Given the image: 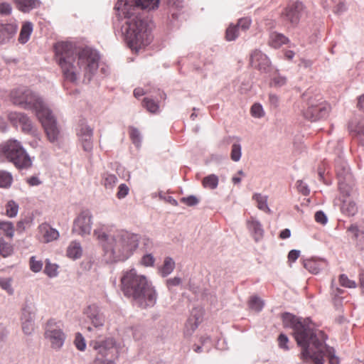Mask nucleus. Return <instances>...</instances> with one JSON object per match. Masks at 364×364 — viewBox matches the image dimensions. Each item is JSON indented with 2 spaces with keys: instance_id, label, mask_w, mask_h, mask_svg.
Instances as JSON below:
<instances>
[{
  "instance_id": "nucleus-1",
  "label": "nucleus",
  "mask_w": 364,
  "mask_h": 364,
  "mask_svg": "<svg viewBox=\"0 0 364 364\" xmlns=\"http://www.w3.org/2000/svg\"><path fill=\"white\" fill-rule=\"evenodd\" d=\"M159 0H118L113 26L120 32L128 46L135 50L149 46L152 40L153 21L146 15L158 9Z\"/></svg>"
},
{
  "instance_id": "nucleus-2",
  "label": "nucleus",
  "mask_w": 364,
  "mask_h": 364,
  "mask_svg": "<svg viewBox=\"0 0 364 364\" xmlns=\"http://www.w3.org/2000/svg\"><path fill=\"white\" fill-rule=\"evenodd\" d=\"M284 327L293 330L294 337L301 348V359L308 363L324 364L326 358L328 364H339L340 360L333 347L326 344L327 336L315 328L309 318L298 317L291 313L282 314Z\"/></svg>"
},
{
  "instance_id": "nucleus-3",
  "label": "nucleus",
  "mask_w": 364,
  "mask_h": 364,
  "mask_svg": "<svg viewBox=\"0 0 364 364\" xmlns=\"http://www.w3.org/2000/svg\"><path fill=\"white\" fill-rule=\"evenodd\" d=\"M54 50L56 60L60 65L65 79L75 82L80 75L89 82L99 67V52L87 46H75L70 42H58Z\"/></svg>"
},
{
  "instance_id": "nucleus-4",
  "label": "nucleus",
  "mask_w": 364,
  "mask_h": 364,
  "mask_svg": "<svg viewBox=\"0 0 364 364\" xmlns=\"http://www.w3.org/2000/svg\"><path fill=\"white\" fill-rule=\"evenodd\" d=\"M94 235L102 247L103 259L107 264L128 259L138 248L140 240L139 235L124 230L110 235L105 227L95 229Z\"/></svg>"
},
{
  "instance_id": "nucleus-5",
  "label": "nucleus",
  "mask_w": 364,
  "mask_h": 364,
  "mask_svg": "<svg viewBox=\"0 0 364 364\" xmlns=\"http://www.w3.org/2000/svg\"><path fill=\"white\" fill-rule=\"evenodd\" d=\"M121 286L124 295L132 299L141 308L146 309L156 304V289L151 282L145 276L138 274L135 269L124 272Z\"/></svg>"
},
{
  "instance_id": "nucleus-6",
  "label": "nucleus",
  "mask_w": 364,
  "mask_h": 364,
  "mask_svg": "<svg viewBox=\"0 0 364 364\" xmlns=\"http://www.w3.org/2000/svg\"><path fill=\"white\" fill-rule=\"evenodd\" d=\"M11 102L16 106L35 112H38L47 107L42 97L26 86L14 88L9 94Z\"/></svg>"
},
{
  "instance_id": "nucleus-7",
  "label": "nucleus",
  "mask_w": 364,
  "mask_h": 364,
  "mask_svg": "<svg viewBox=\"0 0 364 364\" xmlns=\"http://www.w3.org/2000/svg\"><path fill=\"white\" fill-rule=\"evenodd\" d=\"M89 346L97 353L94 364H114L119 357V349L113 338L98 336L90 341Z\"/></svg>"
},
{
  "instance_id": "nucleus-8",
  "label": "nucleus",
  "mask_w": 364,
  "mask_h": 364,
  "mask_svg": "<svg viewBox=\"0 0 364 364\" xmlns=\"http://www.w3.org/2000/svg\"><path fill=\"white\" fill-rule=\"evenodd\" d=\"M335 171L341 194L346 197L357 194L353 175L343 153H340L335 159Z\"/></svg>"
},
{
  "instance_id": "nucleus-9",
  "label": "nucleus",
  "mask_w": 364,
  "mask_h": 364,
  "mask_svg": "<svg viewBox=\"0 0 364 364\" xmlns=\"http://www.w3.org/2000/svg\"><path fill=\"white\" fill-rule=\"evenodd\" d=\"M302 98L306 102L303 110L305 119L311 122H317L328 117L330 106L323 100L321 95H313L310 90H307L302 95Z\"/></svg>"
},
{
  "instance_id": "nucleus-10",
  "label": "nucleus",
  "mask_w": 364,
  "mask_h": 364,
  "mask_svg": "<svg viewBox=\"0 0 364 364\" xmlns=\"http://www.w3.org/2000/svg\"><path fill=\"white\" fill-rule=\"evenodd\" d=\"M0 154L4 156L19 169H27L32 166L31 157L21 142L17 140H9L5 144H0Z\"/></svg>"
},
{
  "instance_id": "nucleus-11",
  "label": "nucleus",
  "mask_w": 364,
  "mask_h": 364,
  "mask_svg": "<svg viewBox=\"0 0 364 364\" xmlns=\"http://www.w3.org/2000/svg\"><path fill=\"white\" fill-rule=\"evenodd\" d=\"M36 117L41 122L49 141L53 144L58 143L60 131L52 111L47 107L41 112H38Z\"/></svg>"
},
{
  "instance_id": "nucleus-12",
  "label": "nucleus",
  "mask_w": 364,
  "mask_h": 364,
  "mask_svg": "<svg viewBox=\"0 0 364 364\" xmlns=\"http://www.w3.org/2000/svg\"><path fill=\"white\" fill-rule=\"evenodd\" d=\"M44 336L50 341L51 348L55 350L61 349L66 339L61 326L52 318L46 323Z\"/></svg>"
},
{
  "instance_id": "nucleus-13",
  "label": "nucleus",
  "mask_w": 364,
  "mask_h": 364,
  "mask_svg": "<svg viewBox=\"0 0 364 364\" xmlns=\"http://www.w3.org/2000/svg\"><path fill=\"white\" fill-rule=\"evenodd\" d=\"M93 129L87 124L85 119L79 120L76 134L82 149L89 154H92L93 150Z\"/></svg>"
},
{
  "instance_id": "nucleus-14",
  "label": "nucleus",
  "mask_w": 364,
  "mask_h": 364,
  "mask_svg": "<svg viewBox=\"0 0 364 364\" xmlns=\"http://www.w3.org/2000/svg\"><path fill=\"white\" fill-rule=\"evenodd\" d=\"M36 314L35 304L26 299L21 308L20 317L22 331L26 335H31L34 331Z\"/></svg>"
},
{
  "instance_id": "nucleus-15",
  "label": "nucleus",
  "mask_w": 364,
  "mask_h": 364,
  "mask_svg": "<svg viewBox=\"0 0 364 364\" xmlns=\"http://www.w3.org/2000/svg\"><path fill=\"white\" fill-rule=\"evenodd\" d=\"M84 314L86 316V322L92 325V326L86 327L88 332L92 333L95 331H99L104 326L105 316L96 304L89 305L84 310Z\"/></svg>"
},
{
  "instance_id": "nucleus-16",
  "label": "nucleus",
  "mask_w": 364,
  "mask_h": 364,
  "mask_svg": "<svg viewBox=\"0 0 364 364\" xmlns=\"http://www.w3.org/2000/svg\"><path fill=\"white\" fill-rule=\"evenodd\" d=\"M92 214L88 209L82 210L73 221L72 232L80 236L88 235L91 232Z\"/></svg>"
},
{
  "instance_id": "nucleus-17",
  "label": "nucleus",
  "mask_w": 364,
  "mask_h": 364,
  "mask_svg": "<svg viewBox=\"0 0 364 364\" xmlns=\"http://www.w3.org/2000/svg\"><path fill=\"white\" fill-rule=\"evenodd\" d=\"M11 124L16 127L20 126L22 132L34 135L36 129L31 119L24 112H11L8 114Z\"/></svg>"
},
{
  "instance_id": "nucleus-18",
  "label": "nucleus",
  "mask_w": 364,
  "mask_h": 364,
  "mask_svg": "<svg viewBox=\"0 0 364 364\" xmlns=\"http://www.w3.org/2000/svg\"><path fill=\"white\" fill-rule=\"evenodd\" d=\"M304 5L301 1H296L289 4L282 11V16L285 21H289L293 26H296L301 16Z\"/></svg>"
},
{
  "instance_id": "nucleus-19",
  "label": "nucleus",
  "mask_w": 364,
  "mask_h": 364,
  "mask_svg": "<svg viewBox=\"0 0 364 364\" xmlns=\"http://www.w3.org/2000/svg\"><path fill=\"white\" fill-rule=\"evenodd\" d=\"M250 65L262 73H268L270 70L271 62L269 58L260 50H254L250 59Z\"/></svg>"
},
{
  "instance_id": "nucleus-20",
  "label": "nucleus",
  "mask_w": 364,
  "mask_h": 364,
  "mask_svg": "<svg viewBox=\"0 0 364 364\" xmlns=\"http://www.w3.org/2000/svg\"><path fill=\"white\" fill-rule=\"evenodd\" d=\"M348 129L350 134L358 139L361 146H364V118L355 116L349 121Z\"/></svg>"
},
{
  "instance_id": "nucleus-21",
  "label": "nucleus",
  "mask_w": 364,
  "mask_h": 364,
  "mask_svg": "<svg viewBox=\"0 0 364 364\" xmlns=\"http://www.w3.org/2000/svg\"><path fill=\"white\" fill-rule=\"evenodd\" d=\"M304 267L310 273L317 274L328 266V262L322 258L311 257L303 260Z\"/></svg>"
},
{
  "instance_id": "nucleus-22",
  "label": "nucleus",
  "mask_w": 364,
  "mask_h": 364,
  "mask_svg": "<svg viewBox=\"0 0 364 364\" xmlns=\"http://www.w3.org/2000/svg\"><path fill=\"white\" fill-rule=\"evenodd\" d=\"M18 30L16 23H0V45H4L14 37Z\"/></svg>"
},
{
  "instance_id": "nucleus-23",
  "label": "nucleus",
  "mask_w": 364,
  "mask_h": 364,
  "mask_svg": "<svg viewBox=\"0 0 364 364\" xmlns=\"http://www.w3.org/2000/svg\"><path fill=\"white\" fill-rule=\"evenodd\" d=\"M247 228L256 242L262 239L264 232L263 226L255 218L250 217L247 221Z\"/></svg>"
},
{
  "instance_id": "nucleus-24",
  "label": "nucleus",
  "mask_w": 364,
  "mask_h": 364,
  "mask_svg": "<svg viewBox=\"0 0 364 364\" xmlns=\"http://www.w3.org/2000/svg\"><path fill=\"white\" fill-rule=\"evenodd\" d=\"M347 232L350 234V238L355 243L356 247L359 250H364V231L356 224H352L347 228Z\"/></svg>"
},
{
  "instance_id": "nucleus-25",
  "label": "nucleus",
  "mask_w": 364,
  "mask_h": 364,
  "mask_svg": "<svg viewBox=\"0 0 364 364\" xmlns=\"http://www.w3.org/2000/svg\"><path fill=\"white\" fill-rule=\"evenodd\" d=\"M16 7L23 13H29L41 5L40 0H14Z\"/></svg>"
},
{
  "instance_id": "nucleus-26",
  "label": "nucleus",
  "mask_w": 364,
  "mask_h": 364,
  "mask_svg": "<svg viewBox=\"0 0 364 364\" xmlns=\"http://www.w3.org/2000/svg\"><path fill=\"white\" fill-rule=\"evenodd\" d=\"M33 26L31 21H26L23 23L19 36L18 42L21 44L26 43L33 32Z\"/></svg>"
},
{
  "instance_id": "nucleus-27",
  "label": "nucleus",
  "mask_w": 364,
  "mask_h": 364,
  "mask_svg": "<svg viewBox=\"0 0 364 364\" xmlns=\"http://www.w3.org/2000/svg\"><path fill=\"white\" fill-rule=\"evenodd\" d=\"M288 42L289 38L282 33L273 32L269 36V45L274 48H278Z\"/></svg>"
},
{
  "instance_id": "nucleus-28",
  "label": "nucleus",
  "mask_w": 364,
  "mask_h": 364,
  "mask_svg": "<svg viewBox=\"0 0 364 364\" xmlns=\"http://www.w3.org/2000/svg\"><path fill=\"white\" fill-rule=\"evenodd\" d=\"M40 229L44 232L43 237L47 242H52L59 237V232L56 229L51 228L47 223L40 225Z\"/></svg>"
},
{
  "instance_id": "nucleus-29",
  "label": "nucleus",
  "mask_w": 364,
  "mask_h": 364,
  "mask_svg": "<svg viewBox=\"0 0 364 364\" xmlns=\"http://www.w3.org/2000/svg\"><path fill=\"white\" fill-rule=\"evenodd\" d=\"M176 263L172 257H166L164 259L163 265L159 268V273L162 277H166L174 270Z\"/></svg>"
},
{
  "instance_id": "nucleus-30",
  "label": "nucleus",
  "mask_w": 364,
  "mask_h": 364,
  "mask_svg": "<svg viewBox=\"0 0 364 364\" xmlns=\"http://www.w3.org/2000/svg\"><path fill=\"white\" fill-rule=\"evenodd\" d=\"M341 210L342 213L348 216H354L358 210L357 204L350 200H344L342 203Z\"/></svg>"
},
{
  "instance_id": "nucleus-31",
  "label": "nucleus",
  "mask_w": 364,
  "mask_h": 364,
  "mask_svg": "<svg viewBox=\"0 0 364 364\" xmlns=\"http://www.w3.org/2000/svg\"><path fill=\"white\" fill-rule=\"evenodd\" d=\"M82 252L80 242H73L67 249V256L69 258L76 259L81 257Z\"/></svg>"
},
{
  "instance_id": "nucleus-32",
  "label": "nucleus",
  "mask_w": 364,
  "mask_h": 364,
  "mask_svg": "<svg viewBox=\"0 0 364 364\" xmlns=\"http://www.w3.org/2000/svg\"><path fill=\"white\" fill-rule=\"evenodd\" d=\"M219 183L218 177L215 174H210L203 178L202 183L204 188L211 190L215 189Z\"/></svg>"
},
{
  "instance_id": "nucleus-33",
  "label": "nucleus",
  "mask_w": 364,
  "mask_h": 364,
  "mask_svg": "<svg viewBox=\"0 0 364 364\" xmlns=\"http://www.w3.org/2000/svg\"><path fill=\"white\" fill-rule=\"evenodd\" d=\"M252 198L256 200L257 203V206L259 210L267 213L270 212V209L267 205V196H262L260 193H255Z\"/></svg>"
},
{
  "instance_id": "nucleus-34",
  "label": "nucleus",
  "mask_w": 364,
  "mask_h": 364,
  "mask_svg": "<svg viewBox=\"0 0 364 364\" xmlns=\"http://www.w3.org/2000/svg\"><path fill=\"white\" fill-rule=\"evenodd\" d=\"M0 230L9 238L14 237L15 230L14 224L10 221L0 220Z\"/></svg>"
},
{
  "instance_id": "nucleus-35",
  "label": "nucleus",
  "mask_w": 364,
  "mask_h": 364,
  "mask_svg": "<svg viewBox=\"0 0 364 364\" xmlns=\"http://www.w3.org/2000/svg\"><path fill=\"white\" fill-rule=\"evenodd\" d=\"M58 265L57 264L51 263L49 259L46 260V265L44 268V273L50 278H53L58 276Z\"/></svg>"
},
{
  "instance_id": "nucleus-36",
  "label": "nucleus",
  "mask_w": 364,
  "mask_h": 364,
  "mask_svg": "<svg viewBox=\"0 0 364 364\" xmlns=\"http://www.w3.org/2000/svg\"><path fill=\"white\" fill-rule=\"evenodd\" d=\"M249 307L255 310V311L259 312L262 310L264 303L263 300L257 296H252L250 297L248 302Z\"/></svg>"
},
{
  "instance_id": "nucleus-37",
  "label": "nucleus",
  "mask_w": 364,
  "mask_h": 364,
  "mask_svg": "<svg viewBox=\"0 0 364 364\" xmlns=\"http://www.w3.org/2000/svg\"><path fill=\"white\" fill-rule=\"evenodd\" d=\"M13 181L12 175L6 171L0 170V188H8Z\"/></svg>"
},
{
  "instance_id": "nucleus-38",
  "label": "nucleus",
  "mask_w": 364,
  "mask_h": 364,
  "mask_svg": "<svg viewBox=\"0 0 364 364\" xmlns=\"http://www.w3.org/2000/svg\"><path fill=\"white\" fill-rule=\"evenodd\" d=\"M6 212L8 217H16L18 212V204L13 200L8 201L6 205Z\"/></svg>"
},
{
  "instance_id": "nucleus-39",
  "label": "nucleus",
  "mask_w": 364,
  "mask_h": 364,
  "mask_svg": "<svg viewBox=\"0 0 364 364\" xmlns=\"http://www.w3.org/2000/svg\"><path fill=\"white\" fill-rule=\"evenodd\" d=\"M13 247L4 239L0 240V255L3 257H7L13 254Z\"/></svg>"
},
{
  "instance_id": "nucleus-40",
  "label": "nucleus",
  "mask_w": 364,
  "mask_h": 364,
  "mask_svg": "<svg viewBox=\"0 0 364 364\" xmlns=\"http://www.w3.org/2000/svg\"><path fill=\"white\" fill-rule=\"evenodd\" d=\"M242 156V147L239 142L233 143L231 148L230 159L233 161H239Z\"/></svg>"
},
{
  "instance_id": "nucleus-41",
  "label": "nucleus",
  "mask_w": 364,
  "mask_h": 364,
  "mask_svg": "<svg viewBox=\"0 0 364 364\" xmlns=\"http://www.w3.org/2000/svg\"><path fill=\"white\" fill-rule=\"evenodd\" d=\"M129 136L132 141V143L136 146L139 147L141 143V136L139 129L136 127H131L129 128Z\"/></svg>"
},
{
  "instance_id": "nucleus-42",
  "label": "nucleus",
  "mask_w": 364,
  "mask_h": 364,
  "mask_svg": "<svg viewBox=\"0 0 364 364\" xmlns=\"http://www.w3.org/2000/svg\"><path fill=\"white\" fill-rule=\"evenodd\" d=\"M238 37V28L236 25H230L226 29L225 39L228 41H235Z\"/></svg>"
},
{
  "instance_id": "nucleus-43",
  "label": "nucleus",
  "mask_w": 364,
  "mask_h": 364,
  "mask_svg": "<svg viewBox=\"0 0 364 364\" xmlns=\"http://www.w3.org/2000/svg\"><path fill=\"white\" fill-rule=\"evenodd\" d=\"M12 279L11 277L4 278L0 277V287L5 290L9 295H13L14 290L11 287Z\"/></svg>"
},
{
  "instance_id": "nucleus-44",
  "label": "nucleus",
  "mask_w": 364,
  "mask_h": 364,
  "mask_svg": "<svg viewBox=\"0 0 364 364\" xmlns=\"http://www.w3.org/2000/svg\"><path fill=\"white\" fill-rule=\"evenodd\" d=\"M143 106L146 107V109L151 113H156L159 108L158 103H156L152 99L148 97H145L143 100Z\"/></svg>"
},
{
  "instance_id": "nucleus-45",
  "label": "nucleus",
  "mask_w": 364,
  "mask_h": 364,
  "mask_svg": "<svg viewBox=\"0 0 364 364\" xmlns=\"http://www.w3.org/2000/svg\"><path fill=\"white\" fill-rule=\"evenodd\" d=\"M32 223V218L26 217L23 219L20 220L16 224V231L21 233L28 227L31 225Z\"/></svg>"
},
{
  "instance_id": "nucleus-46",
  "label": "nucleus",
  "mask_w": 364,
  "mask_h": 364,
  "mask_svg": "<svg viewBox=\"0 0 364 364\" xmlns=\"http://www.w3.org/2000/svg\"><path fill=\"white\" fill-rule=\"evenodd\" d=\"M29 264L31 270L35 273L41 272L43 268L42 261L36 260L35 256L31 257Z\"/></svg>"
},
{
  "instance_id": "nucleus-47",
  "label": "nucleus",
  "mask_w": 364,
  "mask_h": 364,
  "mask_svg": "<svg viewBox=\"0 0 364 364\" xmlns=\"http://www.w3.org/2000/svg\"><path fill=\"white\" fill-rule=\"evenodd\" d=\"M75 345L77 350L83 351L86 348V343L84 337L80 333H76L75 337Z\"/></svg>"
},
{
  "instance_id": "nucleus-48",
  "label": "nucleus",
  "mask_w": 364,
  "mask_h": 364,
  "mask_svg": "<svg viewBox=\"0 0 364 364\" xmlns=\"http://www.w3.org/2000/svg\"><path fill=\"white\" fill-rule=\"evenodd\" d=\"M181 202L187 205L188 206L193 207L197 205L199 203V200L196 196L191 195L187 197L181 198Z\"/></svg>"
},
{
  "instance_id": "nucleus-49",
  "label": "nucleus",
  "mask_w": 364,
  "mask_h": 364,
  "mask_svg": "<svg viewBox=\"0 0 364 364\" xmlns=\"http://www.w3.org/2000/svg\"><path fill=\"white\" fill-rule=\"evenodd\" d=\"M155 258L151 254L144 255L141 259L140 263L144 267H153L154 265Z\"/></svg>"
},
{
  "instance_id": "nucleus-50",
  "label": "nucleus",
  "mask_w": 364,
  "mask_h": 364,
  "mask_svg": "<svg viewBox=\"0 0 364 364\" xmlns=\"http://www.w3.org/2000/svg\"><path fill=\"white\" fill-rule=\"evenodd\" d=\"M251 114L255 117H262L264 115L262 106L258 103L254 104L251 107Z\"/></svg>"
},
{
  "instance_id": "nucleus-51",
  "label": "nucleus",
  "mask_w": 364,
  "mask_h": 364,
  "mask_svg": "<svg viewBox=\"0 0 364 364\" xmlns=\"http://www.w3.org/2000/svg\"><path fill=\"white\" fill-rule=\"evenodd\" d=\"M339 282L341 286L348 287V288H353L355 287V282L350 280L348 277L343 274L339 277Z\"/></svg>"
},
{
  "instance_id": "nucleus-52",
  "label": "nucleus",
  "mask_w": 364,
  "mask_h": 364,
  "mask_svg": "<svg viewBox=\"0 0 364 364\" xmlns=\"http://www.w3.org/2000/svg\"><path fill=\"white\" fill-rule=\"evenodd\" d=\"M117 181V178L114 174L107 173L104 176V184L107 188H112Z\"/></svg>"
},
{
  "instance_id": "nucleus-53",
  "label": "nucleus",
  "mask_w": 364,
  "mask_h": 364,
  "mask_svg": "<svg viewBox=\"0 0 364 364\" xmlns=\"http://www.w3.org/2000/svg\"><path fill=\"white\" fill-rule=\"evenodd\" d=\"M251 23L252 20L250 18L245 17L240 18L236 26H237L238 29L241 28L242 31H246L250 28Z\"/></svg>"
},
{
  "instance_id": "nucleus-54",
  "label": "nucleus",
  "mask_w": 364,
  "mask_h": 364,
  "mask_svg": "<svg viewBox=\"0 0 364 364\" xmlns=\"http://www.w3.org/2000/svg\"><path fill=\"white\" fill-rule=\"evenodd\" d=\"M296 188L302 195L308 196L310 193V189L308 185L301 180H299L296 182Z\"/></svg>"
},
{
  "instance_id": "nucleus-55",
  "label": "nucleus",
  "mask_w": 364,
  "mask_h": 364,
  "mask_svg": "<svg viewBox=\"0 0 364 364\" xmlns=\"http://www.w3.org/2000/svg\"><path fill=\"white\" fill-rule=\"evenodd\" d=\"M315 220L321 225H326L328 222V218L323 210H318L315 213Z\"/></svg>"
},
{
  "instance_id": "nucleus-56",
  "label": "nucleus",
  "mask_w": 364,
  "mask_h": 364,
  "mask_svg": "<svg viewBox=\"0 0 364 364\" xmlns=\"http://www.w3.org/2000/svg\"><path fill=\"white\" fill-rule=\"evenodd\" d=\"M12 12V6L9 3L2 2L0 4V14L1 16H9Z\"/></svg>"
},
{
  "instance_id": "nucleus-57",
  "label": "nucleus",
  "mask_w": 364,
  "mask_h": 364,
  "mask_svg": "<svg viewBox=\"0 0 364 364\" xmlns=\"http://www.w3.org/2000/svg\"><path fill=\"white\" fill-rule=\"evenodd\" d=\"M129 191V187L125 183L120 184L117 193V197L119 199L125 198L128 195Z\"/></svg>"
},
{
  "instance_id": "nucleus-58",
  "label": "nucleus",
  "mask_w": 364,
  "mask_h": 364,
  "mask_svg": "<svg viewBox=\"0 0 364 364\" xmlns=\"http://www.w3.org/2000/svg\"><path fill=\"white\" fill-rule=\"evenodd\" d=\"M278 343L280 348L284 350H289L287 343H289V338L284 333H280L278 336Z\"/></svg>"
},
{
  "instance_id": "nucleus-59",
  "label": "nucleus",
  "mask_w": 364,
  "mask_h": 364,
  "mask_svg": "<svg viewBox=\"0 0 364 364\" xmlns=\"http://www.w3.org/2000/svg\"><path fill=\"white\" fill-rule=\"evenodd\" d=\"M182 282V280L178 277L168 279L166 282L168 289L170 290L173 287L179 286Z\"/></svg>"
},
{
  "instance_id": "nucleus-60",
  "label": "nucleus",
  "mask_w": 364,
  "mask_h": 364,
  "mask_svg": "<svg viewBox=\"0 0 364 364\" xmlns=\"http://www.w3.org/2000/svg\"><path fill=\"white\" fill-rule=\"evenodd\" d=\"M161 2L163 4H166L168 7L180 8L182 6L181 0H159V3Z\"/></svg>"
},
{
  "instance_id": "nucleus-61",
  "label": "nucleus",
  "mask_w": 364,
  "mask_h": 364,
  "mask_svg": "<svg viewBox=\"0 0 364 364\" xmlns=\"http://www.w3.org/2000/svg\"><path fill=\"white\" fill-rule=\"evenodd\" d=\"M346 6L343 0H339L338 4L333 8V12L336 14L340 15L346 11Z\"/></svg>"
},
{
  "instance_id": "nucleus-62",
  "label": "nucleus",
  "mask_w": 364,
  "mask_h": 364,
  "mask_svg": "<svg viewBox=\"0 0 364 364\" xmlns=\"http://www.w3.org/2000/svg\"><path fill=\"white\" fill-rule=\"evenodd\" d=\"M287 82V78L280 75H276L272 78V83L275 87H282Z\"/></svg>"
},
{
  "instance_id": "nucleus-63",
  "label": "nucleus",
  "mask_w": 364,
  "mask_h": 364,
  "mask_svg": "<svg viewBox=\"0 0 364 364\" xmlns=\"http://www.w3.org/2000/svg\"><path fill=\"white\" fill-rule=\"evenodd\" d=\"M194 316V318H195V321H193V318H189L188 319V321H187V323H186V327L188 328L189 326H191V329L192 331H194L198 326L199 325V323H200V318L199 317H196V316Z\"/></svg>"
},
{
  "instance_id": "nucleus-64",
  "label": "nucleus",
  "mask_w": 364,
  "mask_h": 364,
  "mask_svg": "<svg viewBox=\"0 0 364 364\" xmlns=\"http://www.w3.org/2000/svg\"><path fill=\"white\" fill-rule=\"evenodd\" d=\"M300 250H291L288 253V261L289 262H294L300 256Z\"/></svg>"
}]
</instances>
